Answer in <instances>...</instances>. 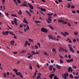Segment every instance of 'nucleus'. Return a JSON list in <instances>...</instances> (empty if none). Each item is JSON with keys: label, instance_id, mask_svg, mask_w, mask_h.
Here are the masks:
<instances>
[{"label": "nucleus", "instance_id": "603ef678", "mask_svg": "<svg viewBox=\"0 0 79 79\" xmlns=\"http://www.w3.org/2000/svg\"><path fill=\"white\" fill-rule=\"evenodd\" d=\"M73 41L74 42H76V39H73Z\"/></svg>", "mask_w": 79, "mask_h": 79}, {"label": "nucleus", "instance_id": "cd10ccee", "mask_svg": "<svg viewBox=\"0 0 79 79\" xmlns=\"http://www.w3.org/2000/svg\"><path fill=\"white\" fill-rule=\"evenodd\" d=\"M22 10H19V12H18L19 14L20 15H21L22 14Z\"/></svg>", "mask_w": 79, "mask_h": 79}, {"label": "nucleus", "instance_id": "58836bf2", "mask_svg": "<svg viewBox=\"0 0 79 79\" xmlns=\"http://www.w3.org/2000/svg\"><path fill=\"white\" fill-rule=\"evenodd\" d=\"M38 46H37V45H35V49H38Z\"/></svg>", "mask_w": 79, "mask_h": 79}, {"label": "nucleus", "instance_id": "e433bc0d", "mask_svg": "<svg viewBox=\"0 0 79 79\" xmlns=\"http://www.w3.org/2000/svg\"><path fill=\"white\" fill-rule=\"evenodd\" d=\"M9 33H10V34H11L12 35H14H14H15V34L13 33V32H12L11 31H10Z\"/></svg>", "mask_w": 79, "mask_h": 79}, {"label": "nucleus", "instance_id": "473e14b6", "mask_svg": "<svg viewBox=\"0 0 79 79\" xmlns=\"http://www.w3.org/2000/svg\"><path fill=\"white\" fill-rule=\"evenodd\" d=\"M23 6L24 7H25V6H26V7H28V5H27V4H26L24 3H23Z\"/></svg>", "mask_w": 79, "mask_h": 79}, {"label": "nucleus", "instance_id": "1a4fd4ad", "mask_svg": "<svg viewBox=\"0 0 79 79\" xmlns=\"http://www.w3.org/2000/svg\"><path fill=\"white\" fill-rule=\"evenodd\" d=\"M9 33V31H3L2 33L3 35H5L6 34V35H8V33Z\"/></svg>", "mask_w": 79, "mask_h": 79}, {"label": "nucleus", "instance_id": "37998d69", "mask_svg": "<svg viewBox=\"0 0 79 79\" xmlns=\"http://www.w3.org/2000/svg\"><path fill=\"white\" fill-rule=\"evenodd\" d=\"M5 14H6V15H7V16H9V14L8 13H7V12H5Z\"/></svg>", "mask_w": 79, "mask_h": 79}, {"label": "nucleus", "instance_id": "39448f33", "mask_svg": "<svg viewBox=\"0 0 79 79\" xmlns=\"http://www.w3.org/2000/svg\"><path fill=\"white\" fill-rule=\"evenodd\" d=\"M64 33L63 32H62L61 33L63 35V36H66V35H69V33H68V32H67V31H64Z\"/></svg>", "mask_w": 79, "mask_h": 79}, {"label": "nucleus", "instance_id": "6ab92c4d", "mask_svg": "<svg viewBox=\"0 0 79 79\" xmlns=\"http://www.w3.org/2000/svg\"><path fill=\"white\" fill-rule=\"evenodd\" d=\"M34 55H36V53L35 52L32 51L31 52V55H32V56Z\"/></svg>", "mask_w": 79, "mask_h": 79}, {"label": "nucleus", "instance_id": "412c9836", "mask_svg": "<svg viewBox=\"0 0 79 79\" xmlns=\"http://www.w3.org/2000/svg\"><path fill=\"white\" fill-rule=\"evenodd\" d=\"M15 74L17 76H19L21 74V73H20V72H19V73L17 72V73H15Z\"/></svg>", "mask_w": 79, "mask_h": 79}, {"label": "nucleus", "instance_id": "8fccbe9b", "mask_svg": "<svg viewBox=\"0 0 79 79\" xmlns=\"http://www.w3.org/2000/svg\"><path fill=\"white\" fill-rule=\"evenodd\" d=\"M44 55H46V56H48V55L47 53H46V52H44Z\"/></svg>", "mask_w": 79, "mask_h": 79}, {"label": "nucleus", "instance_id": "3c124183", "mask_svg": "<svg viewBox=\"0 0 79 79\" xmlns=\"http://www.w3.org/2000/svg\"><path fill=\"white\" fill-rule=\"evenodd\" d=\"M37 74L39 75V76H41L42 74H41V73H37Z\"/></svg>", "mask_w": 79, "mask_h": 79}, {"label": "nucleus", "instance_id": "ddd939ff", "mask_svg": "<svg viewBox=\"0 0 79 79\" xmlns=\"http://www.w3.org/2000/svg\"><path fill=\"white\" fill-rule=\"evenodd\" d=\"M56 68L57 69H61L60 66L59 65H58V64H56Z\"/></svg>", "mask_w": 79, "mask_h": 79}, {"label": "nucleus", "instance_id": "6e6552de", "mask_svg": "<svg viewBox=\"0 0 79 79\" xmlns=\"http://www.w3.org/2000/svg\"><path fill=\"white\" fill-rule=\"evenodd\" d=\"M64 75L63 74H62V76L63 77V78H64V79H66L67 78V77L66 76V73H65H65H64Z\"/></svg>", "mask_w": 79, "mask_h": 79}, {"label": "nucleus", "instance_id": "6e6d98bb", "mask_svg": "<svg viewBox=\"0 0 79 79\" xmlns=\"http://www.w3.org/2000/svg\"><path fill=\"white\" fill-rule=\"evenodd\" d=\"M17 2H18V3H21V1L20 0H17Z\"/></svg>", "mask_w": 79, "mask_h": 79}, {"label": "nucleus", "instance_id": "f704fd0d", "mask_svg": "<svg viewBox=\"0 0 79 79\" xmlns=\"http://www.w3.org/2000/svg\"><path fill=\"white\" fill-rule=\"evenodd\" d=\"M48 36L49 38H50L51 39H52V35H48Z\"/></svg>", "mask_w": 79, "mask_h": 79}, {"label": "nucleus", "instance_id": "c756f323", "mask_svg": "<svg viewBox=\"0 0 79 79\" xmlns=\"http://www.w3.org/2000/svg\"><path fill=\"white\" fill-rule=\"evenodd\" d=\"M13 71L15 72V73H17V72L18 71V70H17V69H14L13 70Z\"/></svg>", "mask_w": 79, "mask_h": 79}, {"label": "nucleus", "instance_id": "b1692460", "mask_svg": "<svg viewBox=\"0 0 79 79\" xmlns=\"http://www.w3.org/2000/svg\"><path fill=\"white\" fill-rule=\"evenodd\" d=\"M40 10L42 11H46V9L44 8H40Z\"/></svg>", "mask_w": 79, "mask_h": 79}, {"label": "nucleus", "instance_id": "13d9d810", "mask_svg": "<svg viewBox=\"0 0 79 79\" xmlns=\"http://www.w3.org/2000/svg\"><path fill=\"white\" fill-rule=\"evenodd\" d=\"M14 54H17L18 53V52H14L13 53Z\"/></svg>", "mask_w": 79, "mask_h": 79}, {"label": "nucleus", "instance_id": "f03ea898", "mask_svg": "<svg viewBox=\"0 0 79 79\" xmlns=\"http://www.w3.org/2000/svg\"><path fill=\"white\" fill-rule=\"evenodd\" d=\"M68 47H69L70 51L72 52L73 53H74V51L73 50V48L72 47V45H70V44H69Z\"/></svg>", "mask_w": 79, "mask_h": 79}, {"label": "nucleus", "instance_id": "680f3d73", "mask_svg": "<svg viewBox=\"0 0 79 79\" xmlns=\"http://www.w3.org/2000/svg\"><path fill=\"white\" fill-rule=\"evenodd\" d=\"M3 9H4V10H5L6 9V6H3Z\"/></svg>", "mask_w": 79, "mask_h": 79}, {"label": "nucleus", "instance_id": "2f4dec72", "mask_svg": "<svg viewBox=\"0 0 79 79\" xmlns=\"http://www.w3.org/2000/svg\"><path fill=\"white\" fill-rule=\"evenodd\" d=\"M54 79H59V78L57 77V76H55L54 77Z\"/></svg>", "mask_w": 79, "mask_h": 79}, {"label": "nucleus", "instance_id": "49530a36", "mask_svg": "<svg viewBox=\"0 0 79 79\" xmlns=\"http://www.w3.org/2000/svg\"><path fill=\"white\" fill-rule=\"evenodd\" d=\"M66 61L67 63H69L70 62V60H66Z\"/></svg>", "mask_w": 79, "mask_h": 79}, {"label": "nucleus", "instance_id": "c9c22d12", "mask_svg": "<svg viewBox=\"0 0 79 79\" xmlns=\"http://www.w3.org/2000/svg\"><path fill=\"white\" fill-rule=\"evenodd\" d=\"M52 51V52H56V50H55V48H53Z\"/></svg>", "mask_w": 79, "mask_h": 79}, {"label": "nucleus", "instance_id": "7ed1b4c3", "mask_svg": "<svg viewBox=\"0 0 79 79\" xmlns=\"http://www.w3.org/2000/svg\"><path fill=\"white\" fill-rule=\"evenodd\" d=\"M58 22H59V23H61L62 22V23L63 24H66L68 23L67 22H65L64 20H61V19H60L58 21Z\"/></svg>", "mask_w": 79, "mask_h": 79}, {"label": "nucleus", "instance_id": "423d86ee", "mask_svg": "<svg viewBox=\"0 0 79 79\" xmlns=\"http://www.w3.org/2000/svg\"><path fill=\"white\" fill-rule=\"evenodd\" d=\"M28 5L29 6L30 9H34V7L30 3H28Z\"/></svg>", "mask_w": 79, "mask_h": 79}, {"label": "nucleus", "instance_id": "2eb2a0df", "mask_svg": "<svg viewBox=\"0 0 79 79\" xmlns=\"http://www.w3.org/2000/svg\"><path fill=\"white\" fill-rule=\"evenodd\" d=\"M49 27L50 28V29H51V30H54V27H52L51 25H49Z\"/></svg>", "mask_w": 79, "mask_h": 79}, {"label": "nucleus", "instance_id": "f257e3e1", "mask_svg": "<svg viewBox=\"0 0 79 79\" xmlns=\"http://www.w3.org/2000/svg\"><path fill=\"white\" fill-rule=\"evenodd\" d=\"M53 13H51V14H47V15H49L48 18V20H47V22L48 23H51V21H52V20L51 19L52 17H51V16L52 15H53Z\"/></svg>", "mask_w": 79, "mask_h": 79}, {"label": "nucleus", "instance_id": "72a5a7b5", "mask_svg": "<svg viewBox=\"0 0 79 79\" xmlns=\"http://www.w3.org/2000/svg\"><path fill=\"white\" fill-rule=\"evenodd\" d=\"M69 77H71V78H73V74H70V75H69Z\"/></svg>", "mask_w": 79, "mask_h": 79}, {"label": "nucleus", "instance_id": "7c9ffc66", "mask_svg": "<svg viewBox=\"0 0 79 79\" xmlns=\"http://www.w3.org/2000/svg\"><path fill=\"white\" fill-rule=\"evenodd\" d=\"M28 44V42L27 41H26L25 42V45H24L25 47H26V46H27V45Z\"/></svg>", "mask_w": 79, "mask_h": 79}, {"label": "nucleus", "instance_id": "393cba45", "mask_svg": "<svg viewBox=\"0 0 79 79\" xmlns=\"http://www.w3.org/2000/svg\"><path fill=\"white\" fill-rule=\"evenodd\" d=\"M26 50H23L22 52H20L22 54H23V53H25L26 52Z\"/></svg>", "mask_w": 79, "mask_h": 79}, {"label": "nucleus", "instance_id": "e2e57ef3", "mask_svg": "<svg viewBox=\"0 0 79 79\" xmlns=\"http://www.w3.org/2000/svg\"><path fill=\"white\" fill-rule=\"evenodd\" d=\"M68 25L69 26H70L71 25V24H70V23H68Z\"/></svg>", "mask_w": 79, "mask_h": 79}, {"label": "nucleus", "instance_id": "a878e982", "mask_svg": "<svg viewBox=\"0 0 79 79\" xmlns=\"http://www.w3.org/2000/svg\"><path fill=\"white\" fill-rule=\"evenodd\" d=\"M29 10L30 11V12L32 14H33L34 12V11H33V10H32V9H30Z\"/></svg>", "mask_w": 79, "mask_h": 79}, {"label": "nucleus", "instance_id": "774afa93", "mask_svg": "<svg viewBox=\"0 0 79 79\" xmlns=\"http://www.w3.org/2000/svg\"><path fill=\"white\" fill-rule=\"evenodd\" d=\"M77 14H79V10H77Z\"/></svg>", "mask_w": 79, "mask_h": 79}, {"label": "nucleus", "instance_id": "052dcab7", "mask_svg": "<svg viewBox=\"0 0 79 79\" xmlns=\"http://www.w3.org/2000/svg\"><path fill=\"white\" fill-rule=\"evenodd\" d=\"M29 68L30 69H32V67L31 66H30Z\"/></svg>", "mask_w": 79, "mask_h": 79}, {"label": "nucleus", "instance_id": "4468645a", "mask_svg": "<svg viewBox=\"0 0 79 79\" xmlns=\"http://www.w3.org/2000/svg\"><path fill=\"white\" fill-rule=\"evenodd\" d=\"M54 74H52L51 75H50L49 77L51 78V79H52L53 77L55 76Z\"/></svg>", "mask_w": 79, "mask_h": 79}, {"label": "nucleus", "instance_id": "4be33fe9", "mask_svg": "<svg viewBox=\"0 0 79 79\" xmlns=\"http://www.w3.org/2000/svg\"><path fill=\"white\" fill-rule=\"evenodd\" d=\"M72 67H69V69H68V72L69 73H70V72L71 71V69H72Z\"/></svg>", "mask_w": 79, "mask_h": 79}, {"label": "nucleus", "instance_id": "4c0bfd02", "mask_svg": "<svg viewBox=\"0 0 79 79\" xmlns=\"http://www.w3.org/2000/svg\"><path fill=\"white\" fill-rule=\"evenodd\" d=\"M39 12H40L41 14H42V15H43L44 16V13H43V12H42V11H41V10H40Z\"/></svg>", "mask_w": 79, "mask_h": 79}, {"label": "nucleus", "instance_id": "79ce46f5", "mask_svg": "<svg viewBox=\"0 0 79 79\" xmlns=\"http://www.w3.org/2000/svg\"><path fill=\"white\" fill-rule=\"evenodd\" d=\"M4 77H6V73H4Z\"/></svg>", "mask_w": 79, "mask_h": 79}, {"label": "nucleus", "instance_id": "09e8293b", "mask_svg": "<svg viewBox=\"0 0 79 79\" xmlns=\"http://www.w3.org/2000/svg\"><path fill=\"white\" fill-rule=\"evenodd\" d=\"M75 6H71V8H72V9H74V8H75Z\"/></svg>", "mask_w": 79, "mask_h": 79}, {"label": "nucleus", "instance_id": "69168bd1", "mask_svg": "<svg viewBox=\"0 0 79 79\" xmlns=\"http://www.w3.org/2000/svg\"><path fill=\"white\" fill-rule=\"evenodd\" d=\"M23 27V26L22 24H21L20 25V26H19V27H20V28H22V27Z\"/></svg>", "mask_w": 79, "mask_h": 79}, {"label": "nucleus", "instance_id": "20e7f679", "mask_svg": "<svg viewBox=\"0 0 79 79\" xmlns=\"http://www.w3.org/2000/svg\"><path fill=\"white\" fill-rule=\"evenodd\" d=\"M41 31L44 33H47L48 32V30H47L46 28H44V27L41 28Z\"/></svg>", "mask_w": 79, "mask_h": 79}, {"label": "nucleus", "instance_id": "dca6fc26", "mask_svg": "<svg viewBox=\"0 0 79 79\" xmlns=\"http://www.w3.org/2000/svg\"><path fill=\"white\" fill-rule=\"evenodd\" d=\"M14 43H15V41H10V44L12 45H14Z\"/></svg>", "mask_w": 79, "mask_h": 79}, {"label": "nucleus", "instance_id": "c03bdc74", "mask_svg": "<svg viewBox=\"0 0 79 79\" xmlns=\"http://www.w3.org/2000/svg\"><path fill=\"white\" fill-rule=\"evenodd\" d=\"M21 74H20V77H21V78H23V75H22V74L21 73Z\"/></svg>", "mask_w": 79, "mask_h": 79}, {"label": "nucleus", "instance_id": "c85d7f7f", "mask_svg": "<svg viewBox=\"0 0 79 79\" xmlns=\"http://www.w3.org/2000/svg\"><path fill=\"white\" fill-rule=\"evenodd\" d=\"M58 16V14L56 13H55L54 14H53V16H54V17H57Z\"/></svg>", "mask_w": 79, "mask_h": 79}, {"label": "nucleus", "instance_id": "ea45409f", "mask_svg": "<svg viewBox=\"0 0 79 79\" xmlns=\"http://www.w3.org/2000/svg\"><path fill=\"white\" fill-rule=\"evenodd\" d=\"M37 45H38L39 47H40V43H37Z\"/></svg>", "mask_w": 79, "mask_h": 79}, {"label": "nucleus", "instance_id": "f3484780", "mask_svg": "<svg viewBox=\"0 0 79 79\" xmlns=\"http://www.w3.org/2000/svg\"><path fill=\"white\" fill-rule=\"evenodd\" d=\"M53 68V65H51V66H50L49 67V70L50 71H52V68Z\"/></svg>", "mask_w": 79, "mask_h": 79}, {"label": "nucleus", "instance_id": "bb28decb", "mask_svg": "<svg viewBox=\"0 0 79 79\" xmlns=\"http://www.w3.org/2000/svg\"><path fill=\"white\" fill-rule=\"evenodd\" d=\"M29 41H31L32 42H33L34 41H33V40L32 39H31V38H28Z\"/></svg>", "mask_w": 79, "mask_h": 79}, {"label": "nucleus", "instance_id": "0eeeda50", "mask_svg": "<svg viewBox=\"0 0 79 79\" xmlns=\"http://www.w3.org/2000/svg\"><path fill=\"white\" fill-rule=\"evenodd\" d=\"M59 52H64L65 50L64 48H61V47H60V49L59 50Z\"/></svg>", "mask_w": 79, "mask_h": 79}, {"label": "nucleus", "instance_id": "864d4df0", "mask_svg": "<svg viewBox=\"0 0 79 79\" xmlns=\"http://www.w3.org/2000/svg\"><path fill=\"white\" fill-rule=\"evenodd\" d=\"M20 61H18L17 63V64H20Z\"/></svg>", "mask_w": 79, "mask_h": 79}, {"label": "nucleus", "instance_id": "de8ad7c7", "mask_svg": "<svg viewBox=\"0 0 79 79\" xmlns=\"http://www.w3.org/2000/svg\"><path fill=\"white\" fill-rule=\"evenodd\" d=\"M74 61V60L73 59H71V60H70V62H72V61Z\"/></svg>", "mask_w": 79, "mask_h": 79}, {"label": "nucleus", "instance_id": "9d476101", "mask_svg": "<svg viewBox=\"0 0 79 79\" xmlns=\"http://www.w3.org/2000/svg\"><path fill=\"white\" fill-rule=\"evenodd\" d=\"M14 22H15V25H17V19L16 18H14Z\"/></svg>", "mask_w": 79, "mask_h": 79}, {"label": "nucleus", "instance_id": "a211bd4d", "mask_svg": "<svg viewBox=\"0 0 79 79\" xmlns=\"http://www.w3.org/2000/svg\"><path fill=\"white\" fill-rule=\"evenodd\" d=\"M71 6V4H69V3H68V4L67 5V8H70Z\"/></svg>", "mask_w": 79, "mask_h": 79}, {"label": "nucleus", "instance_id": "9b49d317", "mask_svg": "<svg viewBox=\"0 0 79 79\" xmlns=\"http://www.w3.org/2000/svg\"><path fill=\"white\" fill-rule=\"evenodd\" d=\"M23 22L24 23H27V24H29V23L28 22V21L25 18H24V21H23Z\"/></svg>", "mask_w": 79, "mask_h": 79}, {"label": "nucleus", "instance_id": "f8f14e48", "mask_svg": "<svg viewBox=\"0 0 79 79\" xmlns=\"http://www.w3.org/2000/svg\"><path fill=\"white\" fill-rule=\"evenodd\" d=\"M25 12H26V13L28 14L29 16H31V13H30V12H29V11H28L27 10H25Z\"/></svg>", "mask_w": 79, "mask_h": 79}, {"label": "nucleus", "instance_id": "a18cd8bd", "mask_svg": "<svg viewBox=\"0 0 79 79\" xmlns=\"http://www.w3.org/2000/svg\"><path fill=\"white\" fill-rule=\"evenodd\" d=\"M72 12L73 14H75L76 12L75 10H72Z\"/></svg>", "mask_w": 79, "mask_h": 79}, {"label": "nucleus", "instance_id": "aec40b11", "mask_svg": "<svg viewBox=\"0 0 79 79\" xmlns=\"http://www.w3.org/2000/svg\"><path fill=\"white\" fill-rule=\"evenodd\" d=\"M27 27L26 28V30L27 31H28V30H29V25H28L27 24Z\"/></svg>", "mask_w": 79, "mask_h": 79}, {"label": "nucleus", "instance_id": "4d7b16f0", "mask_svg": "<svg viewBox=\"0 0 79 79\" xmlns=\"http://www.w3.org/2000/svg\"><path fill=\"white\" fill-rule=\"evenodd\" d=\"M68 57H69V59H71V57L70 55H69Z\"/></svg>", "mask_w": 79, "mask_h": 79}, {"label": "nucleus", "instance_id": "a19ab883", "mask_svg": "<svg viewBox=\"0 0 79 79\" xmlns=\"http://www.w3.org/2000/svg\"><path fill=\"white\" fill-rule=\"evenodd\" d=\"M32 56V54L31 55H30V56H27L28 58H31Z\"/></svg>", "mask_w": 79, "mask_h": 79}, {"label": "nucleus", "instance_id": "bf43d9fd", "mask_svg": "<svg viewBox=\"0 0 79 79\" xmlns=\"http://www.w3.org/2000/svg\"><path fill=\"white\" fill-rule=\"evenodd\" d=\"M74 34H75V35H77L78 34V33L77 32H74Z\"/></svg>", "mask_w": 79, "mask_h": 79}, {"label": "nucleus", "instance_id": "5701e85b", "mask_svg": "<svg viewBox=\"0 0 79 79\" xmlns=\"http://www.w3.org/2000/svg\"><path fill=\"white\" fill-rule=\"evenodd\" d=\"M52 40H56V38H55V37H54V36H52Z\"/></svg>", "mask_w": 79, "mask_h": 79}, {"label": "nucleus", "instance_id": "5fc2aeb1", "mask_svg": "<svg viewBox=\"0 0 79 79\" xmlns=\"http://www.w3.org/2000/svg\"><path fill=\"white\" fill-rule=\"evenodd\" d=\"M41 77L40 76H39H39H38L37 77V78L38 79H40V78Z\"/></svg>", "mask_w": 79, "mask_h": 79}, {"label": "nucleus", "instance_id": "0e129e2a", "mask_svg": "<svg viewBox=\"0 0 79 79\" xmlns=\"http://www.w3.org/2000/svg\"><path fill=\"white\" fill-rule=\"evenodd\" d=\"M51 61L52 63H54V60H51Z\"/></svg>", "mask_w": 79, "mask_h": 79}, {"label": "nucleus", "instance_id": "338daca9", "mask_svg": "<svg viewBox=\"0 0 79 79\" xmlns=\"http://www.w3.org/2000/svg\"><path fill=\"white\" fill-rule=\"evenodd\" d=\"M74 77H75V79H78V77H77V76H75Z\"/></svg>", "mask_w": 79, "mask_h": 79}]
</instances>
